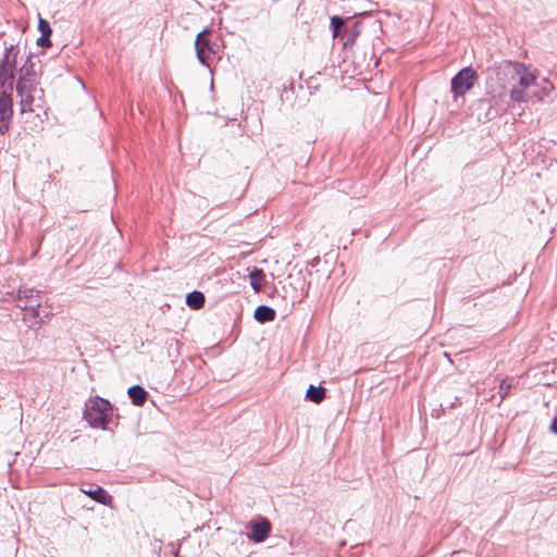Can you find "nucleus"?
I'll return each instance as SVG.
<instances>
[{"instance_id":"obj_1","label":"nucleus","mask_w":557,"mask_h":557,"mask_svg":"<svg viewBox=\"0 0 557 557\" xmlns=\"http://www.w3.org/2000/svg\"><path fill=\"white\" fill-rule=\"evenodd\" d=\"M16 91L21 97L20 106L22 113L44 109V89L37 87V73L30 57L26 59L20 70Z\"/></svg>"},{"instance_id":"obj_2","label":"nucleus","mask_w":557,"mask_h":557,"mask_svg":"<svg viewBox=\"0 0 557 557\" xmlns=\"http://www.w3.org/2000/svg\"><path fill=\"white\" fill-rule=\"evenodd\" d=\"M84 419L91 428H104L112 414L109 400L99 396L89 398L85 404Z\"/></svg>"},{"instance_id":"obj_3","label":"nucleus","mask_w":557,"mask_h":557,"mask_svg":"<svg viewBox=\"0 0 557 557\" xmlns=\"http://www.w3.org/2000/svg\"><path fill=\"white\" fill-rule=\"evenodd\" d=\"M16 55L17 52L14 51L13 45L5 47L3 59L0 62V85L3 88H13Z\"/></svg>"},{"instance_id":"obj_4","label":"nucleus","mask_w":557,"mask_h":557,"mask_svg":"<svg viewBox=\"0 0 557 557\" xmlns=\"http://www.w3.org/2000/svg\"><path fill=\"white\" fill-rule=\"evenodd\" d=\"M478 78L476 72L468 66L460 70L453 78L450 83L451 92L455 97L463 96L474 85Z\"/></svg>"},{"instance_id":"obj_5","label":"nucleus","mask_w":557,"mask_h":557,"mask_svg":"<svg viewBox=\"0 0 557 557\" xmlns=\"http://www.w3.org/2000/svg\"><path fill=\"white\" fill-rule=\"evenodd\" d=\"M500 70L506 74L510 75L512 78L515 76L518 77L519 86L522 88H528L535 84L536 76L529 72L527 67L518 62H506Z\"/></svg>"},{"instance_id":"obj_6","label":"nucleus","mask_w":557,"mask_h":557,"mask_svg":"<svg viewBox=\"0 0 557 557\" xmlns=\"http://www.w3.org/2000/svg\"><path fill=\"white\" fill-rule=\"evenodd\" d=\"M209 34L210 30L206 28L197 35L195 40L197 59L203 65H208V60L215 53L214 45L207 37Z\"/></svg>"},{"instance_id":"obj_7","label":"nucleus","mask_w":557,"mask_h":557,"mask_svg":"<svg viewBox=\"0 0 557 557\" xmlns=\"http://www.w3.org/2000/svg\"><path fill=\"white\" fill-rule=\"evenodd\" d=\"M13 101L10 95L3 92L0 96V134L8 132L13 114Z\"/></svg>"},{"instance_id":"obj_8","label":"nucleus","mask_w":557,"mask_h":557,"mask_svg":"<svg viewBox=\"0 0 557 557\" xmlns=\"http://www.w3.org/2000/svg\"><path fill=\"white\" fill-rule=\"evenodd\" d=\"M41 306H24L23 322L27 327L38 330L44 323V318H48L49 314L41 315Z\"/></svg>"},{"instance_id":"obj_9","label":"nucleus","mask_w":557,"mask_h":557,"mask_svg":"<svg viewBox=\"0 0 557 557\" xmlns=\"http://www.w3.org/2000/svg\"><path fill=\"white\" fill-rule=\"evenodd\" d=\"M14 299L20 301L28 300V306H41L40 292L26 286H22L17 289Z\"/></svg>"},{"instance_id":"obj_10","label":"nucleus","mask_w":557,"mask_h":557,"mask_svg":"<svg viewBox=\"0 0 557 557\" xmlns=\"http://www.w3.org/2000/svg\"><path fill=\"white\" fill-rule=\"evenodd\" d=\"M271 531V524L267 519H263L260 522H255L252 524V533L249 535V539L256 543L263 542Z\"/></svg>"},{"instance_id":"obj_11","label":"nucleus","mask_w":557,"mask_h":557,"mask_svg":"<svg viewBox=\"0 0 557 557\" xmlns=\"http://www.w3.org/2000/svg\"><path fill=\"white\" fill-rule=\"evenodd\" d=\"M84 494L89 496L91 499L98 502L99 504L111 506L112 505V496L108 494L102 487L98 486L97 488L82 490Z\"/></svg>"},{"instance_id":"obj_12","label":"nucleus","mask_w":557,"mask_h":557,"mask_svg":"<svg viewBox=\"0 0 557 557\" xmlns=\"http://www.w3.org/2000/svg\"><path fill=\"white\" fill-rule=\"evenodd\" d=\"M275 310L268 306H258L255 310L253 317L260 323L271 322L275 319Z\"/></svg>"},{"instance_id":"obj_13","label":"nucleus","mask_w":557,"mask_h":557,"mask_svg":"<svg viewBox=\"0 0 557 557\" xmlns=\"http://www.w3.org/2000/svg\"><path fill=\"white\" fill-rule=\"evenodd\" d=\"M127 394L135 406H143L147 399V392L140 385H133L128 388Z\"/></svg>"},{"instance_id":"obj_14","label":"nucleus","mask_w":557,"mask_h":557,"mask_svg":"<svg viewBox=\"0 0 557 557\" xmlns=\"http://www.w3.org/2000/svg\"><path fill=\"white\" fill-rule=\"evenodd\" d=\"M250 277V286L256 292H261L264 283H265V275L263 273V270L253 268L252 271L249 274Z\"/></svg>"},{"instance_id":"obj_15","label":"nucleus","mask_w":557,"mask_h":557,"mask_svg":"<svg viewBox=\"0 0 557 557\" xmlns=\"http://www.w3.org/2000/svg\"><path fill=\"white\" fill-rule=\"evenodd\" d=\"M206 301L205 295L201 292L194 290L186 296V304L191 309H200Z\"/></svg>"},{"instance_id":"obj_16","label":"nucleus","mask_w":557,"mask_h":557,"mask_svg":"<svg viewBox=\"0 0 557 557\" xmlns=\"http://www.w3.org/2000/svg\"><path fill=\"white\" fill-rule=\"evenodd\" d=\"M306 396L314 404H320L325 397V388L322 386L310 385L307 389Z\"/></svg>"},{"instance_id":"obj_17","label":"nucleus","mask_w":557,"mask_h":557,"mask_svg":"<svg viewBox=\"0 0 557 557\" xmlns=\"http://www.w3.org/2000/svg\"><path fill=\"white\" fill-rule=\"evenodd\" d=\"M345 24V20L341 16H332L331 17V27L333 32V37L336 38L339 35L341 27Z\"/></svg>"},{"instance_id":"obj_18","label":"nucleus","mask_w":557,"mask_h":557,"mask_svg":"<svg viewBox=\"0 0 557 557\" xmlns=\"http://www.w3.org/2000/svg\"><path fill=\"white\" fill-rule=\"evenodd\" d=\"M524 89L520 86H513L510 90V99L516 102L524 101Z\"/></svg>"},{"instance_id":"obj_19","label":"nucleus","mask_w":557,"mask_h":557,"mask_svg":"<svg viewBox=\"0 0 557 557\" xmlns=\"http://www.w3.org/2000/svg\"><path fill=\"white\" fill-rule=\"evenodd\" d=\"M512 386V381L505 379L499 384V394L500 398L504 399L510 392V388Z\"/></svg>"},{"instance_id":"obj_20","label":"nucleus","mask_w":557,"mask_h":557,"mask_svg":"<svg viewBox=\"0 0 557 557\" xmlns=\"http://www.w3.org/2000/svg\"><path fill=\"white\" fill-rule=\"evenodd\" d=\"M38 30L40 32L41 36H51L52 34L49 22L44 18H39Z\"/></svg>"},{"instance_id":"obj_21","label":"nucleus","mask_w":557,"mask_h":557,"mask_svg":"<svg viewBox=\"0 0 557 557\" xmlns=\"http://www.w3.org/2000/svg\"><path fill=\"white\" fill-rule=\"evenodd\" d=\"M37 45L42 47V48L50 47L51 46L50 36H40L37 39Z\"/></svg>"},{"instance_id":"obj_22","label":"nucleus","mask_w":557,"mask_h":557,"mask_svg":"<svg viewBox=\"0 0 557 557\" xmlns=\"http://www.w3.org/2000/svg\"><path fill=\"white\" fill-rule=\"evenodd\" d=\"M15 302H16V307L20 308L23 311H24V306L28 307V305H29L28 300H26V301L15 300Z\"/></svg>"},{"instance_id":"obj_23","label":"nucleus","mask_w":557,"mask_h":557,"mask_svg":"<svg viewBox=\"0 0 557 557\" xmlns=\"http://www.w3.org/2000/svg\"><path fill=\"white\" fill-rule=\"evenodd\" d=\"M550 429L554 433L557 434V416L553 419Z\"/></svg>"}]
</instances>
